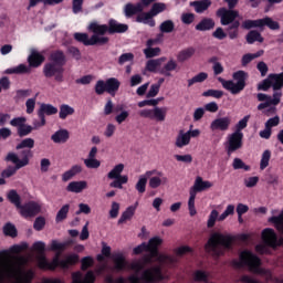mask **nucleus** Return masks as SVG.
I'll use <instances>...</instances> for the list:
<instances>
[{"label": "nucleus", "mask_w": 283, "mask_h": 283, "mask_svg": "<svg viewBox=\"0 0 283 283\" xmlns=\"http://www.w3.org/2000/svg\"><path fill=\"white\" fill-rule=\"evenodd\" d=\"M34 270L24 271L21 264L10 263L6 252H0V283H32Z\"/></svg>", "instance_id": "obj_1"}, {"label": "nucleus", "mask_w": 283, "mask_h": 283, "mask_svg": "<svg viewBox=\"0 0 283 283\" xmlns=\"http://www.w3.org/2000/svg\"><path fill=\"white\" fill-rule=\"evenodd\" d=\"M234 242L235 237L214 232L208 239L205 244V249L207 253H210L212 258L218 260L219 258H222V255H226L227 251H231V249H233Z\"/></svg>", "instance_id": "obj_2"}, {"label": "nucleus", "mask_w": 283, "mask_h": 283, "mask_svg": "<svg viewBox=\"0 0 283 283\" xmlns=\"http://www.w3.org/2000/svg\"><path fill=\"white\" fill-rule=\"evenodd\" d=\"M217 17L220 19L221 25H227L226 32L231 41L240 36V20H235L240 13L237 10H228L222 7L217 10Z\"/></svg>", "instance_id": "obj_3"}, {"label": "nucleus", "mask_w": 283, "mask_h": 283, "mask_svg": "<svg viewBox=\"0 0 283 283\" xmlns=\"http://www.w3.org/2000/svg\"><path fill=\"white\" fill-rule=\"evenodd\" d=\"M234 269H242L247 266L250 273L255 275H266V270L262 268V260L249 250H244L239 254V261L232 260Z\"/></svg>", "instance_id": "obj_4"}, {"label": "nucleus", "mask_w": 283, "mask_h": 283, "mask_svg": "<svg viewBox=\"0 0 283 283\" xmlns=\"http://www.w3.org/2000/svg\"><path fill=\"white\" fill-rule=\"evenodd\" d=\"M7 199L11 205L20 210L22 218H34L41 213V206L35 201H28L27 203H21V196L15 189H11L7 193Z\"/></svg>", "instance_id": "obj_5"}, {"label": "nucleus", "mask_w": 283, "mask_h": 283, "mask_svg": "<svg viewBox=\"0 0 283 283\" xmlns=\"http://www.w3.org/2000/svg\"><path fill=\"white\" fill-rule=\"evenodd\" d=\"M232 78L233 80H224L222 77H218V81L221 83L223 90H227L230 92V94L235 96L241 92H244V87H247V81H249V73L240 70L232 74Z\"/></svg>", "instance_id": "obj_6"}, {"label": "nucleus", "mask_w": 283, "mask_h": 283, "mask_svg": "<svg viewBox=\"0 0 283 283\" xmlns=\"http://www.w3.org/2000/svg\"><path fill=\"white\" fill-rule=\"evenodd\" d=\"M87 30L93 32V34H125L129 30V25L120 23L115 19H109L108 24H99L96 21H93L88 24Z\"/></svg>", "instance_id": "obj_7"}, {"label": "nucleus", "mask_w": 283, "mask_h": 283, "mask_svg": "<svg viewBox=\"0 0 283 283\" xmlns=\"http://www.w3.org/2000/svg\"><path fill=\"white\" fill-rule=\"evenodd\" d=\"M138 107H154L145 108L138 112L140 118H149V120H157V123H164L167 118V107H158L155 99H144L138 102Z\"/></svg>", "instance_id": "obj_8"}, {"label": "nucleus", "mask_w": 283, "mask_h": 283, "mask_svg": "<svg viewBox=\"0 0 283 283\" xmlns=\"http://www.w3.org/2000/svg\"><path fill=\"white\" fill-rule=\"evenodd\" d=\"M256 98L260 102L256 109L262 112V109H266L269 107L265 111V116H271V114H277V107L275 106L280 105L282 101V92H274L272 96L264 93H259L256 94Z\"/></svg>", "instance_id": "obj_9"}, {"label": "nucleus", "mask_w": 283, "mask_h": 283, "mask_svg": "<svg viewBox=\"0 0 283 283\" xmlns=\"http://www.w3.org/2000/svg\"><path fill=\"white\" fill-rule=\"evenodd\" d=\"M271 87L273 92H282L280 90L283 87V73H271L265 80L258 84L259 92H269Z\"/></svg>", "instance_id": "obj_10"}, {"label": "nucleus", "mask_w": 283, "mask_h": 283, "mask_svg": "<svg viewBox=\"0 0 283 283\" xmlns=\"http://www.w3.org/2000/svg\"><path fill=\"white\" fill-rule=\"evenodd\" d=\"M73 36L75 41H77V43H82L83 45H86V46L107 45V43H109V38L102 36L99 33H93V35L90 38V34L87 33L76 32L74 33Z\"/></svg>", "instance_id": "obj_11"}, {"label": "nucleus", "mask_w": 283, "mask_h": 283, "mask_svg": "<svg viewBox=\"0 0 283 283\" xmlns=\"http://www.w3.org/2000/svg\"><path fill=\"white\" fill-rule=\"evenodd\" d=\"M146 176L149 179L148 186L150 189H158V187L169 185V178L167 175L158 169L147 170Z\"/></svg>", "instance_id": "obj_12"}, {"label": "nucleus", "mask_w": 283, "mask_h": 283, "mask_svg": "<svg viewBox=\"0 0 283 283\" xmlns=\"http://www.w3.org/2000/svg\"><path fill=\"white\" fill-rule=\"evenodd\" d=\"M244 133H232L228 136V140L226 142V151L228 156L235 154L239 149L243 147Z\"/></svg>", "instance_id": "obj_13"}, {"label": "nucleus", "mask_w": 283, "mask_h": 283, "mask_svg": "<svg viewBox=\"0 0 283 283\" xmlns=\"http://www.w3.org/2000/svg\"><path fill=\"white\" fill-rule=\"evenodd\" d=\"M64 72L65 69L63 66H59V64H53L52 62H49L43 66L44 76L46 78L54 77V81H56V83H63Z\"/></svg>", "instance_id": "obj_14"}, {"label": "nucleus", "mask_w": 283, "mask_h": 283, "mask_svg": "<svg viewBox=\"0 0 283 283\" xmlns=\"http://www.w3.org/2000/svg\"><path fill=\"white\" fill-rule=\"evenodd\" d=\"M25 123H28L25 117H14L10 120L11 127H17L19 138H25V136H30L31 132H34V127Z\"/></svg>", "instance_id": "obj_15"}, {"label": "nucleus", "mask_w": 283, "mask_h": 283, "mask_svg": "<svg viewBox=\"0 0 283 283\" xmlns=\"http://www.w3.org/2000/svg\"><path fill=\"white\" fill-rule=\"evenodd\" d=\"M142 280L145 283L161 282V280H165V276L163 275V268H160V265H156L144 270L142 273Z\"/></svg>", "instance_id": "obj_16"}, {"label": "nucleus", "mask_w": 283, "mask_h": 283, "mask_svg": "<svg viewBox=\"0 0 283 283\" xmlns=\"http://www.w3.org/2000/svg\"><path fill=\"white\" fill-rule=\"evenodd\" d=\"M261 238L265 247H270L271 249H277V233L272 228H265Z\"/></svg>", "instance_id": "obj_17"}, {"label": "nucleus", "mask_w": 283, "mask_h": 283, "mask_svg": "<svg viewBox=\"0 0 283 283\" xmlns=\"http://www.w3.org/2000/svg\"><path fill=\"white\" fill-rule=\"evenodd\" d=\"M229 127H231V117H218L210 124L211 132H229Z\"/></svg>", "instance_id": "obj_18"}, {"label": "nucleus", "mask_w": 283, "mask_h": 283, "mask_svg": "<svg viewBox=\"0 0 283 283\" xmlns=\"http://www.w3.org/2000/svg\"><path fill=\"white\" fill-rule=\"evenodd\" d=\"M59 256L53 258L52 262L48 261L45 254H42L38 258V266L42 271H56L57 269Z\"/></svg>", "instance_id": "obj_19"}, {"label": "nucleus", "mask_w": 283, "mask_h": 283, "mask_svg": "<svg viewBox=\"0 0 283 283\" xmlns=\"http://www.w3.org/2000/svg\"><path fill=\"white\" fill-rule=\"evenodd\" d=\"M96 282V274H94V271H88L84 279H83V273L80 271L74 272L72 274V283H95Z\"/></svg>", "instance_id": "obj_20"}, {"label": "nucleus", "mask_w": 283, "mask_h": 283, "mask_svg": "<svg viewBox=\"0 0 283 283\" xmlns=\"http://www.w3.org/2000/svg\"><path fill=\"white\" fill-rule=\"evenodd\" d=\"M55 258H57V268L60 266V269H70V266L78 264V260H81L78 254H70L69 256H66V259L61 260L59 259L61 258V253H57Z\"/></svg>", "instance_id": "obj_21"}, {"label": "nucleus", "mask_w": 283, "mask_h": 283, "mask_svg": "<svg viewBox=\"0 0 283 283\" xmlns=\"http://www.w3.org/2000/svg\"><path fill=\"white\" fill-rule=\"evenodd\" d=\"M49 61L54 65L65 67V64L67 63V57L65 56V52H63L62 50H55L49 55Z\"/></svg>", "instance_id": "obj_22"}, {"label": "nucleus", "mask_w": 283, "mask_h": 283, "mask_svg": "<svg viewBox=\"0 0 283 283\" xmlns=\"http://www.w3.org/2000/svg\"><path fill=\"white\" fill-rule=\"evenodd\" d=\"M213 184L211 181H203L202 177H197L193 186L190 188L192 193H202V191H207V189H211Z\"/></svg>", "instance_id": "obj_23"}, {"label": "nucleus", "mask_w": 283, "mask_h": 283, "mask_svg": "<svg viewBox=\"0 0 283 283\" xmlns=\"http://www.w3.org/2000/svg\"><path fill=\"white\" fill-rule=\"evenodd\" d=\"M51 140H53L56 145H65V143L70 140V130L65 128L56 130L51 136Z\"/></svg>", "instance_id": "obj_24"}, {"label": "nucleus", "mask_w": 283, "mask_h": 283, "mask_svg": "<svg viewBox=\"0 0 283 283\" xmlns=\"http://www.w3.org/2000/svg\"><path fill=\"white\" fill-rule=\"evenodd\" d=\"M45 61V56L36 50H32L31 54L28 57V63L30 67H41L43 62Z\"/></svg>", "instance_id": "obj_25"}, {"label": "nucleus", "mask_w": 283, "mask_h": 283, "mask_svg": "<svg viewBox=\"0 0 283 283\" xmlns=\"http://www.w3.org/2000/svg\"><path fill=\"white\" fill-rule=\"evenodd\" d=\"M106 92L112 96H116V92L120 90V81L116 77H109L105 81Z\"/></svg>", "instance_id": "obj_26"}, {"label": "nucleus", "mask_w": 283, "mask_h": 283, "mask_svg": "<svg viewBox=\"0 0 283 283\" xmlns=\"http://www.w3.org/2000/svg\"><path fill=\"white\" fill-rule=\"evenodd\" d=\"M136 22L149 25V28H156V20H154V15L149 11L139 13L136 17Z\"/></svg>", "instance_id": "obj_27"}, {"label": "nucleus", "mask_w": 283, "mask_h": 283, "mask_svg": "<svg viewBox=\"0 0 283 283\" xmlns=\"http://www.w3.org/2000/svg\"><path fill=\"white\" fill-rule=\"evenodd\" d=\"M113 261L114 270L117 271V273H120V271H125V269H127V259H125V255H123V253L114 254Z\"/></svg>", "instance_id": "obj_28"}, {"label": "nucleus", "mask_w": 283, "mask_h": 283, "mask_svg": "<svg viewBox=\"0 0 283 283\" xmlns=\"http://www.w3.org/2000/svg\"><path fill=\"white\" fill-rule=\"evenodd\" d=\"M136 209H138V201L135 202L134 206H129L126 210L122 213L120 218L117 221V224H124L127 220H132L136 213Z\"/></svg>", "instance_id": "obj_29"}, {"label": "nucleus", "mask_w": 283, "mask_h": 283, "mask_svg": "<svg viewBox=\"0 0 283 283\" xmlns=\"http://www.w3.org/2000/svg\"><path fill=\"white\" fill-rule=\"evenodd\" d=\"M216 28V21L211 18H203L195 29L199 32H209V30H213Z\"/></svg>", "instance_id": "obj_30"}, {"label": "nucleus", "mask_w": 283, "mask_h": 283, "mask_svg": "<svg viewBox=\"0 0 283 283\" xmlns=\"http://www.w3.org/2000/svg\"><path fill=\"white\" fill-rule=\"evenodd\" d=\"M84 189H87V181H71L66 187L71 193H81Z\"/></svg>", "instance_id": "obj_31"}, {"label": "nucleus", "mask_w": 283, "mask_h": 283, "mask_svg": "<svg viewBox=\"0 0 283 283\" xmlns=\"http://www.w3.org/2000/svg\"><path fill=\"white\" fill-rule=\"evenodd\" d=\"M192 8H195V11L198 14H202V12L209 10L211 7V0H197L190 3Z\"/></svg>", "instance_id": "obj_32"}, {"label": "nucleus", "mask_w": 283, "mask_h": 283, "mask_svg": "<svg viewBox=\"0 0 283 283\" xmlns=\"http://www.w3.org/2000/svg\"><path fill=\"white\" fill-rule=\"evenodd\" d=\"M178 69V63L176 60L170 59L160 70L159 74L163 76H171V72H175V70Z\"/></svg>", "instance_id": "obj_33"}, {"label": "nucleus", "mask_w": 283, "mask_h": 283, "mask_svg": "<svg viewBox=\"0 0 283 283\" xmlns=\"http://www.w3.org/2000/svg\"><path fill=\"white\" fill-rule=\"evenodd\" d=\"M245 41L249 43V45H253V43H264V38L262 36V33H260L258 30H251L245 35Z\"/></svg>", "instance_id": "obj_34"}, {"label": "nucleus", "mask_w": 283, "mask_h": 283, "mask_svg": "<svg viewBox=\"0 0 283 283\" xmlns=\"http://www.w3.org/2000/svg\"><path fill=\"white\" fill-rule=\"evenodd\" d=\"M193 54H196V49L193 46L184 49L177 54V61L179 63H185V61H189Z\"/></svg>", "instance_id": "obj_35"}, {"label": "nucleus", "mask_w": 283, "mask_h": 283, "mask_svg": "<svg viewBox=\"0 0 283 283\" xmlns=\"http://www.w3.org/2000/svg\"><path fill=\"white\" fill-rule=\"evenodd\" d=\"M124 12H125V17L129 19L134 17V14H138V12H143V4L137 3L136 6H134L133 3H127L125 6Z\"/></svg>", "instance_id": "obj_36"}, {"label": "nucleus", "mask_w": 283, "mask_h": 283, "mask_svg": "<svg viewBox=\"0 0 283 283\" xmlns=\"http://www.w3.org/2000/svg\"><path fill=\"white\" fill-rule=\"evenodd\" d=\"M82 171H83V168L81 166L74 165L73 167H71L70 170H66L62 175L63 182H67L69 180H72L74 176H76L77 174H81Z\"/></svg>", "instance_id": "obj_37"}, {"label": "nucleus", "mask_w": 283, "mask_h": 283, "mask_svg": "<svg viewBox=\"0 0 283 283\" xmlns=\"http://www.w3.org/2000/svg\"><path fill=\"white\" fill-rule=\"evenodd\" d=\"M189 143H191L189 134L180 130L179 135L177 136L176 143H175L176 147H178L179 149H182V147H187V145H189Z\"/></svg>", "instance_id": "obj_38"}, {"label": "nucleus", "mask_w": 283, "mask_h": 283, "mask_svg": "<svg viewBox=\"0 0 283 283\" xmlns=\"http://www.w3.org/2000/svg\"><path fill=\"white\" fill-rule=\"evenodd\" d=\"M38 112H40V114H43L44 116H54V114H59V108H56V106H53L52 104H41Z\"/></svg>", "instance_id": "obj_39"}, {"label": "nucleus", "mask_w": 283, "mask_h": 283, "mask_svg": "<svg viewBox=\"0 0 283 283\" xmlns=\"http://www.w3.org/2000/svg\"><path fill=\"white\" fill-rule=\"evenodd\" d=\"M22 159H20V164H18V167H28L30 165V159L34 156L32 150L23 148V150L20 153Z\"/></svg>", "instance_id": "obj_40"}, {"label": "nucleus", "mask_w": 283, "mask_h": 283, "mask_svg": "<svg viewBox=\"0 0 283 283\" xmlns=\"http://www.w3.org/2000/svg\"><path fill=\"white\" fill-rule=\"evenodd\" d=\"M72 115H74V107L67 104L60 105L59 118L61 120H65L67 116H72Z\"/></svg>", "instance_id": "obj_41"}, {"label": "nucleus", "mask_w": 283, "mask_h": 283, "mask_svg": "<svg viewBox=\"0 0 283 283\" xmlns=\"http://www.w3.org/2000/svg\"><path fill=\"white\" fill-rule=\"evenodd\" d=\"M269 28L270 30H280V22L273 20V18L265 17L261 19V29Z\"/></svg>", "instance_id": "obj_42"}, {"label": "nucleus", "mask_w": 283, "mask_h": 283, "mask_svg": "<svg viewBox=\"0 0 283 283\" xmlns=\"http://www.w3.org/2000/svg\"><path fill=\"white\" fill-rule=\"evenodd\" d=\"M147 180H149V178L147 177V172L139 177L135 186V189L136 191H138V193H145V191H147Z\"/></svg>", "instance_id": "obj_43"}, {"label": "nucleus", "mask_w": 283, "mask_h": 283, "mask_svg": "<svg viewBox=\"0 0 283 283\" xmlns=\"http://www.w3.org/2000/svg\"><path fill=\"white\" fill-rule=\"evenodd\" d=\"M128 180L127 175H120L119 177H115L114 181L109 184V187L113 189H123V185H127Z\"/></svg>", "instance_id": "obj_44"}, {"label": "nucleus", "mask_w": 283, "mask_h": 283, "mask_svg": "<svg viewBox=\"0 0 283 283\" xmlns=\"http://www.w3.org/2000/svg\"><path fill=\"white\" fill-rule=\"evenodd\" d=\"M175 28H176V24L171 20H166L161 22V24L159 25V30L161 34H171Z\"/></svg>", "instance_id": "obj_45"}, {"label": "nucleus", "mask_w": 283, "mask_h": 283, "mask_svg": "<svg viewBox=\"0 0 283 283\" xmlns=\"http://www.w3.org/2000/svg\"><path fill=\"white\" fill-rule=\"evenodd\" d=\"M243 30H253V28H261L262 29V19L258 20H244L241 24Z\"/></svg>", "instance_id": "obj_46"}, {"label": "nucleus", "mask_w": 283, "mask_h": 283, "mask_svg": "<svg viewBox=\"0 0 283 283\" xmlns=\"http://www.w3.org/2000/svg\"><path fill=\"white\" fill-rule=\"evenodd\" d=\"M125 169V165L124 164H118L116 165L108 174H107V178L108 180H114L115 178H118L122 176L123 171Z\"/></svg>", "instance_id": "obj_47"}, {"label": "nucleus", "mask_w": 283, "mask_h": 283, "mask_svg": "<svg viewBox=\"0 0 283 283\" xmlns=\"http://www.w3.org/2000/svg\"><path fill=\"white\" fill-rule=\"evenodd\" d=\"M15 149L19 150V149H29V150H32L34 149V139L33 138H24L22 139L17 146H15Z\"/></svg>", "instance_id": "obj_48"}, {"label": "nucleus", "mask_w": 283, "mask_h": 283, "mask_svg": "<svg viewBox=\"0 0 283 283\" xmlns=\"http://www.w3.org/2000/svg\"><path fill=\"white\" fill-rule=\"evenodd\" d=\"M207 78H209V74H207L206 72H201L195 75L192 78L188 80V87L196 85V83H205Z\"/></svg>", "instance_id": "obj_49"}, {"label": "nucleus", "mask_w": 283, "mask_h": 283, "mask_svg": "<svg viewBox=\"0 0 283 283\" xmlns=\"http://www.w3.org/2000/svg\"><path fill=\"white\" fill-rule=\"evenodd\" d=\"M19 169H23V168L18 164L15 166H10L7 169L2 170L1 172L2 180H6V178H12V176H14V174H17Z\"/></svg>", "instance_id": "obj_50"}, {"label": "nucleus", "mask_w": 283, "mask_h": 283, "mask_svg": "<svg viewBox=\"0 0 283 283\" xmlns=\"http://www.w3.org/2000/svg\"><path fill=\"white\" fill-rule=\"evenodd\" d=\"M70 213V203L64 205L56 213L55 221L63 222V220L67 219V214Z\"/></svg>", "instance_id": "obj_51"}, {"label": "nucleus", "mask_w": 283, "mask_h": 283, "mask_svg": "<svg viewBox=\"0 0 283 283\" xmlns=\"http://www.w3.org/2000/svg\"><path fill=\"white\" fill-rule=\"evenodd\" d=\"M269 222H272V224L275 226V229L277 231H281L283 233V211L279 216H273L269 219Z\"/></svg>", "instance_id": "obj_52"}, {"label": "nucleus", "mask_w": 283, "mask_h": 283, "mask_svg": "<svg viewBox=\"0 0 283 283\" xmlns=\"http://www.w3.org/2000/svg\"><path fill=\"white\" fill-rule=\"evenodd\" d=\"M193 280L196 282L209 283V273L203 270H196L193 273Z\"/></svg>", "instance_id": "obj_53"}, {"label": "nucleus", "mask_w": 283, "mask_h": 283, "mask_svg": "<svg viewBox=\"0 0 283 283\" xmlns=\"http://www.w3.org/2000/svg\"><path fill=\"white\" fill-rule=\"evenodd\" d=\"M70 244H72V241L60 243L56 240H52L50 251H65Z\"/></svg>", "instance_id": "obj_54"}, {"label": "nucleus", "mask_w": 283, "mask_h": 283, "mask_svg": "<svg viewBox=\"0 0 283 283\" xmlns=\"http://www.w3.org/2000/svg\"><path fill=\"white\" fill-rule=\"evenodd\" d=\"M3 233L9 238H17V235H19V232L17 231V227L10 222L3 226Z\"/></svg>", "instance_id": "obj_55"}, {"label": "nucleus", "mask_w": 283, "mask_h": 283, "mask_svg": "<svg viewBox=\"0 0 283 283\" xmlns=\"http://www.w3.org/2000/svg\"><path fill=\"white\" fill-rule=\"evenodd\" d=\"M190 197L188 200V209L191 217L196 216L198 211H196V192L189 190Z\"/></svg>", "instance_id": "obj_56"}, {"label": "nucleus", "mask_w": 283, "mask_h": 283, "mask_svg": "<svg viewBox=\"0 0 283 283\" xmlns=\"http://www.w3.org/2000/svg\"><path fill=\"white\" fill-rule=\"evenodd\" d=\"M30 72V67L25 64H20L13 69H8L6 71L7 74H28Z\"/></svg>", "instance_id": "obj_57"}, {"label": "nucleus", "mask_w": 283, "mask_h": 283, "mask_svg": "<svg viewBox=\"0 0 283 283\" xmlns=\"http://www.w3.org/2000/svg\"><path fill=\"white\" fill-rule=\"evenodd\" d=\"M233 169H243L244 171H251V166L244 164V161L240 158H234L232 163Z\"/></svg>", "instance_id": "obj_58"}, {"label": "nucleus", "mask_w": 283, "mask_h": 283, "mask_svg": "<svg viewBox=\"0 0 283 283\" xmlns=\"http://www.w3.org/2000/svg\"><path fill=\"white\" fill-rule=\"evenodd\" d=\"M250 118H251V115H245L241 120H239L238 124L235 125L234 133L242 134V129H247Z\"/></svg>", "instance_id": "obj_59"}, {"label": "nucleus", "mask_w": 283, "mask_h": 283, "mask_svg": "<svg viewBox=\"0 0 283 283\" xmlns=\"http://www.w3.org/2000/svg\"><path fill=\"white\" fill-rule=\"evenodd\" d=\"M271 160V150H264L261 157L260 169L264 170L269 167Z\"/></svg>", "instance_id": "obj_60"}, {"label": "nucleus", "mask_w": 283, "mask_h": 283, "mask_svg": "<svg viewBox=\"0 0 283 283\" xmlns=\"http://www.w3.org/2000/svg\"><path fill=\"white\" fill-rule=\"evenodd\" d=\"M202 96L209 97L211 96L212 98H222L224 96V91L220 90H208L202 93Z\"/></svg>", "instance_id": "obj_61"}, {"label": "nucleus", "mask_w": 283, "mask_h": 283, "mask_svg": "<svg viewBox=\"0 0 283 283\" xmlns=\"http://www.w3.org/2000/svg\"><path fill=\"white\" fill-rule=\"evenodd\" d=\"M146 59H154V56H160V48H146L144 49Z\"/></svg>", "instance_id": "obj_62"}, {"label": "nucleus", "mask_w": 283, "mask_h": 283, "mask_svg": "<svg viewBox=\"0 0 283 283\" xmlns=\"http://www.w3.org/2000/svg\"><path fill=\"white\" fill-rule=\"evenodd\" d=\"M105 92H107L105 81L103 80L97 81L95 84V94H97V96H103Z\"/></svg>", "instance_id": "obj_63"}, {"label": "nucleus", "mask_w": 283, "mask_h": 283, "mask_svg": "<svg viewBox=\"0 0 283 283\" xmlns=\"http://www.w3.org/2000/svg\"><path fill=\"white\" fill-rule=\"evenodd\" d=\"M163 244V239L160 237H153L149 239L148 243H146L147 249H158Z\"/></svg>", "instance_id": "obj_64"}]
</instances>
